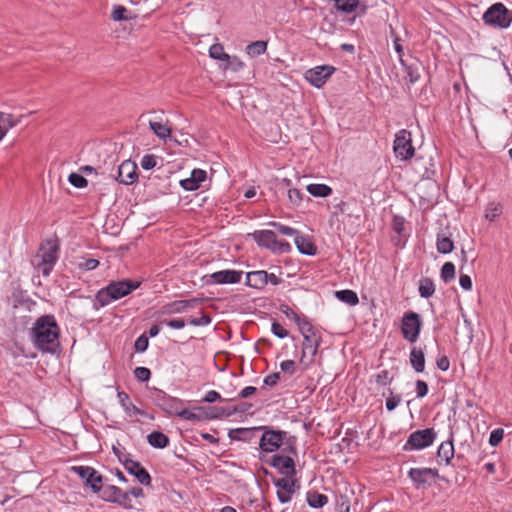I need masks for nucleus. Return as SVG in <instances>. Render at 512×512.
Instances as JSON below:
<instances>
[{"label":"nucleus","mask_w":512,"mask_h":512,"mask_svg":"<svg viewBox=\"0 0 512 512\" xmlns=\"http://www.w3.org/2000/svg\"><path fill=\"white\" fill-rule=\"evenodd\" d=\"M294 242L300 253L305 255H314L316 253V247L310 239L296 235Z\"/></svg>","instance_id":"obj_24"},{"label":"nucleus","mask_w":512,"mask_h":512,"mask_svg":"<svg viewBox=\"0 0 512 512\" xmlns=\"http://www.w3.org/2000/svg\"><path fill=\"white\" fill-rule=\"evenodd\" d=\"M266 49H267V42L255 41V42L250 43L246 47V52L249 56L256 57V56H259V55L265 53Z\"/></svg>","instance_id":"obj_31"},{"label":"nucleus","mask_w":512,"mask_h":512,"mask_svg":"<svg viewBox=\"0 0 512 512\" xmlns=\"http://www.w3.org/2000/svg\"><path fill=\"white\" fill-rule=\"evenodd\" d=\"M282 313H284L288 318L293 319L295 323L298 325V328L301 327L302 324L308 322L306 319H302L298 316L289 306L282 305L280 307Z\"/></svg>","instance_id":"obj_41"},{"label":"nucleus","mask_w":512,"mask_h":512,"mask_svg":"<svg viewBox=\"0 0 512 512\" xmlns=\"http://www.w3.org/2000/svg\"><path fill=\"white\" fill-rule=\"evenodd\" d=\"M122 184H133L138 179L137 165L131 160H125L118 167V173L115 177Z\"/></svg>","instance_id":"obj_13"},{"label":"nucleus","mask_w":512,"mask_h":512,"mask_svg":"<svg viewBox=\"0 0 512 512\" xmlns=\"http://www.w3.org/2000/svg\"><path fill=\"white\" fill-rule=\"evenodd\" d=\"M394 152L397 157L407 160L414 155V147L412 146L411 133L407 130H401L394 141Z\"/></svg>","instance_id":"obj_9"},{"label":"nucleus","mask_w":512,"mask_h":512,"mask_svg":"<svg viewBox=\"0 0 512 512\" xmlns=\"http://www.w3.org/2000/svg\"><path fill=\"white\" fill-rule=\"evenodd\" d=\"M272 465L286 476H293L295 474L294 461L291 457L275 455L272 459Z\"/></svg>","instance_id":"obj_19"},{"label":"nucleus","mask_w":512,"mask_h":512,"mask_svg":"<svg viewBox=\"0 0 512 512\" xmlns=\"http://www.w3.org/2000/svg\"><path fill=\"white\" fill-rule=\"evenodd\" d=\"M410 362L416 372H422L425 367V357L422 350L414 347L410 352Z\"/></svg>","instance_id":"obj_27"},{"label":"nucleus","mask_w":512,"mask_h":512,"mask_svg":"<svg viewBox=\"0 0 512 512\" xmlns=\"http://www.w3.org/2000/svg\"><path fill=\"white\" fill-rule=\"evenodd\" d=\"M148 442L156 448H160V431H154L148 435Z\"/></svg>","instance_id":"obj_60"},{"label":"nucleus","mask_w":512,"mask_h":512,"mask_svg":"<svg viewBox=\"0 0 512 512\" xmlns=\"http://www.w3.org/2000/svg\"><path fill=\"white\" fill-rule=\"evenodd\" d=\"M438 472L437 470L431 469V468H412L409 471L410 478L419 484L426 483L429 479H433L437 477Z\"/></svg>","instance_id":"obj_20"},{"label":"nucleus","mask_w":512,"mask_h":512,"mask_svg":"<svg viewBox=\"0 0 512 512\" xmlns=\"http://www.w3.org/2000/svg\"><path fill=\"white\" fill-rule=\"evenodd\" d=\"M210 322L211 318L206 314L202 315L200 318H191L189 320V324L193 326H206L210 324Z\"/></svg>","instance_id":"obj_52"},{"label":"nucleus","mask_w":512,"mask_h":512,"mask_svg":"<svg viewBox=\"0 0 512 512\" xmlns=\"http://www.w3.org/2000/svg\"><path fill=\"white\" fill-rule=\"evenodd\" d=\"M435 437L436 434L434 430L430 428L415 431L409 436L404 449H422L428 447L433 443Z\"/></svg>","instance_id":"obj_10"},{"label":"nucleus","mask_w":512,"mask_h":512,"mask_svg":"<svg viewBox=\"0 0 512 512\" xmlns=\"http://www.w3.org/2000/svg\"><path fill=\"white\" fill-rule=\"evenodd\" d=\"M242 272L235 270H222L210 275L211 279L217 284H233L241 280Z\"/></svg>","instance_id":"obj_18"},{"label":"nucleus","mask_w":512,"mask_h":512,"mask_svg":"<svg viewBox=\"0 0 512 512\" xmlns=\"http://www.w3.org/2000/svg\"><path fill=\"white\" fill-rule=\"evenodd\" d=\"M117 396L121 405L127 412L131 410L137 411V408L130 402L129 396L125 392H118Z\"/></svg>","instance_id":"obj_46"},{"label":"nucleus","mask_w":512,"mask_h":512,"mask_svg":"<svg viewBox=\"0 0 512 512\" xmlns=\"http://www.w3.org/2000/svg\"><path fill=\"white\" fill-rule=\"evenodd\" d=\"M307 502L313 508H321L328 502V498L324 494L313 492L307 494Z\"/></svg>","instance_id":"obj_32"},{"label":"nucleus","mask_w":512,"mask_h":512,"mask_svg":"<svg viewBox=\"0 0 512 512\" xmlns=\"http://www.w3.org/2000/svg\"><path fill=\"white\" fill-rule=\"evenodd\" d=\"M277 490V496L281 503H287L291 500L292 494L295 492V481L291 478L285 477L278 479L275 482Z\"/></svg>","instance_id":"obj_16"},{"label":"nucleus","mask_w":512,"mask_h":512,"mask_svg":"<svg viewBox=\"0 0 512 512\" xmlns=\"http://www.w3.org/2000/svg\"><path fill=\"white\" fill-rule=\"evenodd\" d=\"M58 245L53 240L46 241L37 252L33 259V264L37 266L44 276H48L58 259Z\"/></svg>","instance_id":"obj_3"},{"label":"nucleus","mask_w":512,"mask_h":512,"mask_svg":"<svg viewBox=\"0 0 512 512\" xmlns=\"http://www.w3.org/2000/svg\"><path fill=\"white\" fill-rule=\"evenodd\" d=\"M504 430L502 428H497L493 430L489 437V444L493 447L497 446L503 439Z\"/></svg>","instance_id":"obj_48"},{"label":"nucleus","mask_w":512,"mask_h":512,"mask_svg":"<svg viewBox=\"0 0 512 512\" xmlns=\"http://www.w3.org/2000/svg\"><path fill=\"white\" fill-rule=\"evenodd\" d=\"M162 150L172 151L174 154H177L176 148L183 145V142H187L186 139H179L175 136H172V129L167 125H162Z\"/></svg>","instance_id":"obj_15"},{"label":"nucleus","mask_w":512,"mask_h":512,"mask_svg":"<svg viewBox=\"0 0 512 512\" xmlns=\"http://www.w3.org/2000/svg\"><path fill=\"white\" fill-rule=\"evenodd\" d=\"M59 327L53 316H42L36 320L31 329L34 345L43 352H55L59 346Z\"/></svg>","instance_id":"obj_1"},{"label":"nucleus","mask_w":512,"mask_h":512,"mask_svg":"<svg viewBox=\"0 0 512 512\" xmlns=\"http://www.w3.org/2000/svg\"><path fill=\"white\" fill-rule=\"evenodd\" d=\"M209 56L213 59L221 61L228 59V54L225 53L223 46L219 43L213 44L209 48Z\"/></svg>","instance_id":"obj_35"},{"label":"nucleus","mask_w":512,"mask_h":512,"mask_svg":"<svg viewBox=\"0 0 512 512\" xmlns=\"http://www.w3.org/2000/svg\"><path fill=\"white\" fill-rule=\"evenodd\" d=\"M435 292V286L430 278H423L419 283V293L421 297L428 298Z\"/></svg>","instance_id":"obj_30"},{"label":"nucleus","mask_w":512,"mask_h":512,"mask_svg":"<svg viewBox=\"0 0 512 512\" xmlns=\"http://www.w3.org/2000/svg\"><path fill=\"white\" fill-rule=\"evenodd\" d=\"M437 456L441 461H444L445 464H449L450 460L454 456V446L452 441L448 440L442 442L438 448Z\"/></svg>","instance_id":"obj_26"},{"label":"nucleus","mask_w":512,"mask_h":512,"mask_svg":"<svg viewBox=\"0 0 512 512\" xmlns=\"http://www.w3.org/2000/svg\"><path fill=\"white\" fill-rule=\"evenodd\" d=\"M303 194L300 190L292 188L288 190V199L294 206H299L302 201Z\"/></svg>","instance_id":"obj_47"},{"label":"nucleus","mask_w":512,"mask_h":512,"mask_svg":"<svg viewBox=\"0 0 512 512\" xmlns=\"http://www.w3.org/2000/svg\"><path fill=\"white\" fill-rule=\"evenodd\" d=\"M376 382L380 385H386L389 383V377L387 371H381L379 374L376 375Z\"/></svg>","instance_id":"obj_64"},{"label":"nucleus","mask_w":512,"mask_h":512,"mask_svg":"<svg viewBox=\"0 0 512 512\" xmlns=\"http://www.w3.org/2000/svg\"><path fill=\"white\" fill-rule=\"evenodd\" d=\"M105 498L110 501L118 502L120 504H124L125 500L128 498V493H123L116 486H108L104 491Z\"/></svg>","instance_id":"obj_25"},{"label":"nucleus","mask_w":512,"mask_h":512,"mask_svg":"<svg viewBox=\"0 0 512 512\" xmlns=\"http://www.w3.org/2000/svg\"><path fill=\"white\" fill-rule=\"evenodd\" d=\"M68 181L76 188H85L88 185V181L78 173H71L68 177Z\"/></svg>","instance_id":"obj_42"},{"label":"nucleus","mask_w":512,"mask_h":512,"mask_svg":"<svg viewBox=\"0 0 512 512\" xmlns=\"http://www.w3.org/2000/svg\"><path fill=\"white\" fill-rule=\"evenodd\" d=\"M307 191L314 197H327L332 193L328 185L316 183L307 185Z\"/></svg>","instance_id":"obj_28"},{"label":"nucleus","mask_w":512,"mask_h":512,"mask_svg":"<svg viewBox=\"0 0 512 512\" xmlns=\"http://www.w3.org/2000/svg\"><path fill=\"white\" fill-rule=\"evenodd\" d=\"M184 176L185 174H183V176H177L174 180V184H179L186 191H194L206 180L207 173L202 169H193L189 177Z\"/></svg>","instance_id":"obj_11"},{"label":"nucleus","mask_w":512,"mask_h":512,"mask_svg":"<svg viewBox=\"0 0 512 512\" xmlns=\"http://www.w3.org/2000/svg\"><path fill=\"white\" fill-rule=\"evenodd\" d=\"M338 512H349L350 504L346 497H341L340 502L337 504Z\"/></svg>","instance_id":"obj_63"},{"label":"nucleus","mask_w":512,"mask_h":512,"mask_svg":"<svg viewBox=\"0 0 512 512\" xmlns=\"http://www.w3.org/2000/svg\"><path fill=\"white\" fill-rule=\"evenodd\" d=\"M483 21L487 25L505 29L512 22V10L507 9L502 3H495L483 14Z\"/></svg>","instance_id":"obj_5"},{"label":"nucleus","mask_w":512,"mask_h":512,"mask_svg":"<svg viewBox=\"0 0 512 512\" xmlns=\"http://www.w3.org/2000/svg\"><path fill=\"white\" fill-rule=\"evenodd\" d=\"M272 332L278 338H285L288 335L287 330H285L279 323L274 322L272 324Z\"/></svg>","instance_id":"obj_57"},{"label":"nucleus","mask_w":512,"mask_h":512,"mask_svg":"<svg viewBox=\"0 0 512 512\" xmlns=\"http://www.w3.org/2000/svg\"><path fill=\"white\" fill-rule=\"evenodd\" d=\"M501 214H502V206L500 204H496V203H490L487 206L486 211H485V217L490 221H494Z\"/></svg>","instance_id":"obj_37"},{"label":"nucleus","mask_w":512,"mask_h":512,"mask_svg":"<svg viewBox=\"0 0 512 512\" xmlns=\"http://www.w3.org/2000/svg\"><path fill=\"white\" fill-rule=\"evenodd\" d=\"M102 477L96 471L93 477L89 478L87 485H89L94 492H98L101 489Z\"/></svg>","instance_id":"obj_51"},{"label":"nucleus","mask_w":512,"mask_h":512,"mask_svg":"<svg viewBox=\"0 0 512 512\" xmlns=\"http://www.w3.org/2000/svg\"><path fill=\"white\" fill-rule=\"evenodd\" d=\"M401 63L405 67V71L409 79V82L412 84L416 83L420 78L421 71L423 70V65L418 60H414L410 64H405L404 61L401 59Z\"/></svg>","instance_id":"obj_22"},{"label":"nucleus","mask_w":512,"mask_h":512,"mask_svg":"<svg viewBox=\"0 0 512 512\" xmlns=\"http://www.w3.org/2000/svg\"><path fill=\"white\" fill-rule=\"evenodd\" d=\"M157 164V157L152 154H146L142 157L140 165L144 170H150Z\"/></svg>","instance_id":"obj_44"},{"label":"nucleus","mask_w":512,"mask_h":512,"mask_svg":"<svg viewBox=\"0 0 512 512\" xmlns=\"http://www.w3.org/2000/svg\"><path fill=\"white\" fill-rule=\"evenodd\" d=\"M148 336L146 333L142 334L140 337L137 338L134 344L135 352L142 353L148 348Z\"/></svg>","instance_id":"obj_45"},{"label":"nucleus","mask_w":512,"mask_h":512,"mask_svg":"<svg viewBox=\"0 0 512 512\" xmlns=\"http://www.w3.org/2000/svg\"><path fill=\"white\" fill-rule=\"evenodd\" d=\"M334 70L335 68L332 66H318L308 70L305 73V78L313 86L320 88L326 82V80L332 75Z\"/></svg>","instance_id":"obj_12"},{"label":"nucleus","mask_w":512,"mask_h":512,"mask_svg":"<svg viewBox=\"0 0 512 512\" xmlns=\"http://www.w3.org/2000/svg\"><path fill=\"white\" fill-rule=\"evenodd\" d=\"M179 416L185 420L199 421L201 416L194 411L184 409L179 413Z\"/></svg>","instance_id":"obj_53"},{"label":"nucleus","mask_w":512,"mask_h":512,"mask_svg":"<svg viewBox=\"0 0 512 512\" xmlns=\"http://www.w3.org/2000/svg\"><path fill=\"white\" fill-rule=\"evenodd\" d=\"M71 470L82 478L87 484L89 478L93 477L95 470L89 466H74Z\"/></svg>","instance_id":"obj_34"},{"label":"nucleus","mask_w":512,"mask_h":512,"mask_svg":"<svg viewBox=\"0 0 512 512\" xmlns=\"http://www.w3.org/2000/svg\"><path fill=\"white\" fill-rule=\"evenodd\" d=\"M280 379V373H272L265 377L264 383L268 386H274Z\"/></svg>","instance_id":"obj_61"},{"label":"nucleus","mask_w":512,"mask_h":512,"mask_svg":"<svg viewBox=\"0 0 512 512\" xmlns=\"http://www.w3.org/2000/svg\"><path fill=\"white\" fill-rule=\"evenodd\" d=\"M244 67V63L236 56H229L228 59L225 60L224 69H230L234 72L241 70Z\"/></svg>","instance_id":"obj_40"},{"label":"nucleus","mask_w":512,"mask_h":512,"mask_svg":"<svg viewBox=\"0 0 512 512\" xmlns=\"http://www.w3.org/2000/svg\"><path fill=\"white\" fill-rule=\"evenodd\" d=\"M336 7L344 12H352L358 5V0H333Z\"/></svg>","instance_id":"obj_39"},{"label":"nucleus","mask_w":512,"mask_h":512,"mask_svg":"<svg viewBox=\"0 0 512 512\" xmlns=\"http://www.w3.org/2000/svg\"><path fill=\"white\" fill-rule=\"evenodd\" d=\"M454 249L453 241L446 236L438 235L437 238V251L441 254H447Z\"/></svg>","instance_id":"obj_33"},{"label":"nucleus","mask_w":512,"mask_h":512,"mask_svg":"<svg viewBox=\"0 0 512 512\" xmlns=\"http://www.w3.org/2000/svg\"><path fill=\"white\" fill-rule=\"evenodd\" d=\"M441 278L446 283L455 278V265L452 262H446L442 266Z\"/></svg>","instance_id":"obj_36"},{"label":"nucleus","mask_w":512,"mask_h":512,"mask_svg":"<svg viewBox=\"0 0 512 512\" xmlns=\"http://www.w3.org/2000/svg\"><path fill=\"white\" fill-rule=\"evenodd\" d=\"M260 430H263L264 433L260 439L259 446L261 450L267 453L276 451L281 446L283 437L286 435V433L283 431H275L266 426L240 428L237 430V433L253 434Z\"/></svg>","instance_id":"obj_4"},{"label":"nucleus","mask_w":512,"mask_h":512,"mask_svg":"<svg viewBox=\"0 0 512 512\" xmlns=\"http://www.w3.org/2000/svg\"><path fill=\"white\" fill-rule=\"evenodd\" d=\"M98 265H99V261L91 258V259H87L86 261L80 263L79 268L86 270V271H90V270H94L95 268H97Z\"/></svg>","instance_id":"obj_55"},{"label":"nucleus","mask_w":512,"mask_h":512,"mask_svg":"<svg viewBox=\"0 0 512 512\" xmlns=\"http://www.w3.org/2000/svg\"><path fill=\"white\" fill-rule=\"evenodd\" d=\"M139 287V282L125 280L110 283L97 294V301L101 306L109 304L110 300H118Z\"/></svg>","instance_id":"obj_2"},{"label":"nucleus","mask_w":512,"mask_h":512,"mask_svg":"<svg viewBox=\"0 0 512 512\" xmlns=\"http://www.w3.org/2000/svg\"><path fill=\"white\" fill-rule=\"evenodd\" d=\"M268 273L264 270L253 271L247 273V284L250 287L261 289L266 285Z\"/></svg>","instance_id":"obj_21"},{"label":"nucleus","mask_w":512,"mask_h":512,"mask_svg":"<svg viewBox=\"0 0 512 512\" xmlns=\"http://www.w3.org/2000/svg\"><path fill=\"white\" fill-rule=\"evenodd\" d=\"M189 306L188 301L180 300L175 301L171 304L165 306L164 313H180L184 311Z\"/></svg>","instance_id":"obj_38"},{"label":"nucleus","mask_w":512,"mask_h":512,"mask_svg":"<svg viewBox=\"0 0 512 512\" xmlns=\"http://www.w3.org/2000/svg\"><path fill=\"white\" fill-rule=\"evenodd\" d=\"M335 296L342 302L354 306L358 304L359 299L357 294L352 290H340L335 292Z\"/></svg>","instance_id":"obj_29"},{"label":"nucleus","mask_w":512,"mask_h":512,"mask_svg":"<svg viewBox=\"0 0 512 512\" xmlns=\"http://www.w3.org/2000/svg\"><path fill=\"white\" fill-rule=\"evenodd\" d=\"M436 364L437 367L442 371L448 370L450 366L449 359L446 356H441L438 358Z\"/></svg>","instance_id":"obj_62"},{"label":"nucleus","mask_w":512,"mask_h":512,"mask_svg":"<svg viewBox=\"0 0 512 512\" xmlns=\"http://www.w3.org/2000/svg\"><path fill=\"white\" fill-rule=\"evenodd\" d=\"M125 469L132 474L141 484L148 485L150 483V475L148 472L140 465L139 462L127 459L124 462Z\"/></svg>","instance_id":"obj_17"},{"label":"nucleus","mask_w":512,"mask_h":512,"mask_svg":"<svg viewBox=\"0 0 512 512\" xmlns=\"http://www.w3.org/2000/svg\"><path fill=\"white\" fill-rule=\"evenodd\" d=\"M269 225L277 228V230L283 234V235H286V236H295L297 235V230L289 227V226H286V225H282V224H279V223H276V222H270Z\"/></svg>","instance_id":"obj_49"},{"label":"nucleus","mask_w":512,"mask_h":512,"mask_svg":"<svg viewBox=\"0 0 512 512\" xmlns=\"http://www.w3.org/2000/svg\"><path fill=\"white\" fill-rule=\"evenodd\" d=\"M127 14L128 10L124 6L119 5L113 9L111 17L114 21H123L130 18Z\"/></svg>","instance_id":"obj_43"},{"label":"nucleus","mask_w":512,"mask_h":512,"mask_svg":"<svg viewBox=\"0 0 512 512\" xmlns=\"http://www.w3.org/2000/svg\"><path fill=\"white\" fill-rule=\"evenodd\" d=\"M459 283L464 290L468 291L471 290L472 288V280L469 275L461 274L459 278Z\"/></svg>","instance_id":"obj_59"},{"label":"nucleus","mask_w":512,"mask_h":512,"mask_svg":"<svg viewBox=\"0 0 512 512\" xmlns=\"http://www.w3.org/2000/svg\"><path fill=\"white\" fill-rule=\"evenodd\" d=\"M134 374L139 381L145 382L149 380L151 372L146 367H137L134 371Z\"/></svg>","instance_id":"obj_50"},{"label":"nucleus","mask_w":512,"mask_h":512,"mask_svg":"<svg viewBox=\"0 0 512 512\" xmlns=\"http://www.w3.org/2000/svg\"><path fill=\"white\" fill-rule=\"evenodd\" d=\"M281 370L288 374H293L295 371V362L292 360H285L280 364Z\"/></svg>","instance_id":"obj_58"},{"label":"nucleus","mask_w":512,"mask_h":512,"mask_svg":"<svg viewBox=\"0 0 512 512\" xmlns=\"http://www.w3.org/2000/svg\"><path fill=\"white\" fill-rule=\"evenodd\" d=\"M249 236H251L258 245L272 251L285 253L291 250L290 244L285 241H277L275 233L271 230L255 231L254 233L249 234Z\"/></svg>","instance_id":"obj_6"},{"label":"nucleus","mask_w":512,"mask_h":512,"mask_svg":"<svg viewBox=\"0 0 512 512\" xmlns=\"http://www.w3.org/2000/svg\"><path fill=\"white\" fill-rule=\"evenodd\" d=\"M422 322L420 316L412 311L404 314L402 319L401 331L403 337L413 343L418 339Z\"/></svg>","instance_id":"obj_8"},{"label":"nucleus","mask_w":512,"mask_h":512,"mask_svg":"<svg viewBox=\"0 0 512 512\" xmlns=\"http://www.w3.org/2000/svg\"><path fill=\"white\" fill-rule=\"evenodd\" d=\"M301 334L303 335V351H302V360L309 355L310 360L316 355L318 347L320 345L321 337L314 330L313 326L306 322L299 327Z\"/></svg>","instance_id":"obj_7"},{"label":"nucleus","mask_w":512,"mask_h":512,"mask_svg":"<svg viewBox=\"0 0 512 512\" xmlns=\"http://www.w3.org/2000/svg\"><path fill=\"white\" fill-rule=\"evenodd\" d=\"M165 324L167 325L168 327L170 328H173V329H181L185 326V321L184 319H181V318H178V319H172V320H163L162 321V324Z\"/></svg>","instance_id":"obj_54"},{"label":"nucleus","mask_w":512,"mask_h":512,"mask_svg":"<svg viewBox=\"0 0 512 512\" xmlns=\"http://www.w3.org/2000/svg\"><path fill=\"white\" fill-rule=\"evenodd\" d=\"M23 117H24L23 115H20L19 117H15L11 113L0 112V124H1V128L4 131L5 135L11 128L18 125L21 122Z\"/></svg>","instance_id":"obj_23"},{"label":"nucleus","mask_w":512,"mask_h":512,"mask_svg":"<svg viewBox=\"0 0 512 512\" xmlns=\"http://www.w3.org/2000/svg\"><path fill=\"white\" fill-rule=\"evenodd\" d=\"M416 392H417V397H419V398H423L424 396H426L428 393V385L426 384V382H424L422 380H417Z\"/></svg>","instance_id":"obj_56"},{"label":"nucleus","mask_w":512,"mask_h":512,"mask_svg":"<svg viewBox=\"0 0 512 512\" xmlns=\"http://www.w3.org/2000/svg\"><path fill=\"white\" fill-rule=\"evenodd\" d=\"M187 162V159L180 156L173 160L170 158L165 159L162 156V169L164 168L165 172L172 175V180L168 183V186L171 187L174 183V180L177 176H183L184 173H182L184 166Z\"/></svg>","instance_id":"obj_14"}]
</instances>
